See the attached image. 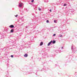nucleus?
Listing matches in <instances>:
<instances>
[{
    "mask_svg": "<svg viewBox=\"0 0 77 77\" xmlns=\"http://www.w3.org/2000/svg\"><path fill=\"white\" fill-rule=\"evenodd\" d=\"M52 43L53 44H55V43H56V41L53 40Z\"/></svg>",
    "mask_w": 77,
    "mask_h": 77,
    "instance_id": "0eeeda50",
    "label": "nucleus"
},
{
    "mask_svg": "<svg viewBox=\"0 0 77 77\" xmlns=\"http://www.w3.org/2000/svg\"><path fill=\"white\" fill-rule=\"evenodd\" d=\"M33 2H34V0H32L31 1V2H32V3H33Z\"/></svg>",
    "mask_w": 77,
    "mask_h": 77,
    "instance_id": "ddd939ff",
    "label": "nucleus"
},
{
    "mask_svg": "<svg viewBox=\"0 0 77 77\" xmlns=\"http://www.w3.org/2000/svg\"><path fill=\"white\" fill-rule=\"evenodd\" d=\"M53 42V41H51L50 42H49L48 44V46H49L51 44V43Z\"/></svg>",
    "mask_w": 77,
    "mask_h": 77,
    "instance_id": "f03ea898",
    "label": "nucleus"
},
{
    "mask_svg": "<svg viewBox=\"0 0 77 77\" xmlns=\"http://www.w3.org/2000/svg\"><path fill=\"white\" fill-rule=\"evenodd\" d=\"M38 10H39V11H41V9L39 8H38Z\"/></svg>",
    "mask_w": 77,
    "mask_h": 77,
    "instance_id": "1a4fd4ad",
    "label": "nucleus"
},
{
    "mask_svg": "<svg viewBox=\"0 0 77 77\" xmlns=\"http://www.w3.org/2000/svg\"><path fill=\"white\" fill-rule=\"evenodd\" d=\"M60 37H62V35H60Z\"/></svg>",
    "mask_w": 77,
    "mask_h": 77,
    "instance_id": "dca6fc26",
    "label": "nucleus"
},
{
    "mask_svg": "<svg viewBox=\"0 0 77 77\" xmlns=\"http://www.w3.org/2000/svg\"><path fill=\"white\" fill-rule=\"evenodd\" d=\"M53 36H56V34H54Z\"/></svg>",
    "mask_w": 77,
    "mask_h": 77,
    "instance_id": "f8f14e48",
    "label": "nucleus"
},
{
    "mask_svg": "<svg viewBox=\"0 0 77 77\" xmlns=\"http://www.w3.org/2000/svg\"><path fill=\"white\" fill-rule=\"evenodd\" d=\"M54 22L55 23H56V20H54Z\"/></svg>",
    "mask_w": 77,
    "mask_h": 77,
    "instance_id": "9b49d317",
    "label": "nucleus"
},
{
    "mask_svg": "<svg viewBox=\"0 0 77 77\" xmlns=\"http://www.w3.org/2000/svg\"><path fill=\"white\" fill-rule=\"evenodd\" d=\"M46 23H49V20H47L46 21Z\"/></svg>",
    "mask_w": 77,
    "mask_h": 77,
    "instance_id": "6e6552de",
    "label": "nucleus"
},
{
    "mask_svg": "<svg viewBox=\"0 0 77 77\" xmlns=\"http://www.w3.org/2000/svg\"><path fill=\"white\" fill-rule=\"evenodd\" d=\"M43 45V42H42L40 44V45L41 46V45Z\"/></svg>",
    "mask_w": 77,
    "mask_h": 77,
    "instance_id": "423d86ee",
    "label": "nucleus"
},
{
    "mask_svg": "<svg viewBox=\"0 0 77 77\" xmlns=\"http://www.w3.org/2000/svg\"><path fill=\"white\" fill-rule=\"evenodd\" d=\"M11 57H13L14 56H13V55H11Z\"/></svg>",
    "mask_w": 77,
    "mask_h": 77,
    "instance_id": "2eb2a0df",
    "label": "nucleus"
},
{
    "mask_svg": "<svg viewBox=\"0 0 77 77\" xmlns=\"http://www.w3.org/2000/svg\"><path fill=\"white\" fill-rule=\"evenodd\" d=\"M66 6V4H64V6Z\"/></svg>",
    "mask_w": 77,
    "mask_h": 77,
    "instance_id": "9d476101",
    "label": "nucleus"
},
{
    "mask_svg": "<svg viewBox=\"0 0 77 77\" xmlns=\"http://www.w3.org/2000/svg\"><path fill=\"white\" fill-rule=\"evenodd\" d=\"M28 56V55H27V54H26L25 55H24V57H27Z\"/></svg>",
    "mask_w": 77,
    "mask_h": 77,
    "instance_id": "7ed1b4c3",
    "label": "nucleus"
},
{
    "mask_svg": "<svg viewBox=\"0 0 77 77\" xmlns=\"http://www.w3.org/2000/svg\"><path fill=\"white\" fill-rule=\"evenodd\" d=\"M23 3H19V7H22L23 6Z\"/></svg>",
    "mask_w": 77,
    "mask_h": 77,
    "instance_id": "f257e3e1",
    "label": "nucleus"
},
{
    "mask_svg": "<svg viewBox=\"0 0 77 77\" xmlns=\"http://www.w3.org/2000/svg\"><path fill=\"white\" fill-rule=\"evenodd\" d=\"M50 12H51V10H50Z\"/></svg>",
    "mask_w": 77,
    "mask_h": 77,
    "instance_id": "f3484780",
    "label": "nucleus"
},
{
    "mask_svg": "<svg viewBox=\"0 0 77 77\" xmlns=\"http://www.w3.org/2000/svg\"><path fill=\"white\" fill-rule=\"evenodd\" d=\"M10 27H11V28H13V27H14V26L12 25L10 26Z\"/></svg>",
    "mask_w": 77,
    "mask_h": 77,
    "instance_id": "20e7f679",
    "label": "nucleus"
},
{
    "mask_svg": "<svg viewBox=\"0 0 77 77\" xmlns=\"http://www.w3.org/2000/svg\"><path fill=\"white\" fill-rule=\"evenodd\" d=\"M62 48H63V47H62Z\"/></svg>",
    "mask_w": 77,
    "mask_h": 77,
    "instance_id": "a211bd4d",
    "label": "nucleus"
},
{
    "mask_svg": "<svg viewBox=\"0 0 77 77\" xmlns=\"http://www.w3.org/2000/svg\"><path fill=\"white\" fill-rule=\"evenodd\" d=\"M11 33H13L14 32V29H12L11 30Z\"/></svg>",
    "mask_w": 77,
    "mask_h": 77,
    "instance_id": "39448f33",
    "label": "nucleus"
},
{
    "mask_svg": "<svg viewBox=\"0 0 77 77\" xmlns=\"http://www.w3.org/2000/svg\"><path fill=\"white\" fill-rule=\"evenodd\" d=\"M15 16L16 17H18V14H17L16 15H15Z\"/></svg>",
    "mask_w": 77,
    "mask_h": 77,
    "instance_id": "4468645a",
    "label": "nucleus"
}]
</instances>
